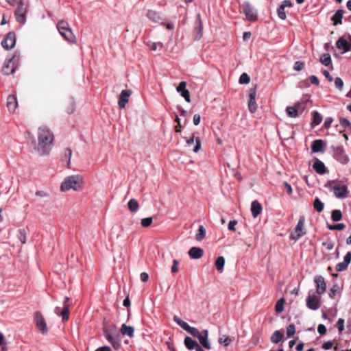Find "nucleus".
Returning <instances> with one entry per match:
<instances>
[{
    "mask_svg": "<svg viewBox=\"0 0 351 351\" xmlns=\"http://www.w3.org/2000/svg\"><path fill=\"white\" fill-rule=\"evenodd\" d=\"M18 106L17 100L15 96L10 95L7 99V108L10 112L13 113Z\"/></svg>",
    "mask_w": 351,
    "mask_h": 351,
    "instance_id": "5701e85b",
    "label": "nucleus"
},
{
    "mask_svg": "<svg viewBox=\"0 0 351 351\" xmlns=\"http://www.w3.org/2000/svg\"><path fill=\"white\" fill-rule=\"evenodd\" d=\"M332 121H333V119L331 117H327L324 121V127L326 128H330Z\"/></svg>",
    "mask_w": 351,
    "mask_h": 351,
    "instance_id": "052dcab7",
    "label": "nucleus"
},
{
    "mask_svg": "<svg viewBox=\"0 0 351 351\" xmlns=\"http://www.w3.org/2000/svg\"><path fill=\"white\" fill-rule=\"evenodd\" d=\"M333 191L337 198H345L348 193V188L345 185H335L333 187Z\"/></svg>",
    "mask_w": 351,
    "mask_h": 351,
    "instance_id": "a211bd4d",
    "label": "nucleus"
},
{
    "mask_svg": "<svg viewBox=\"0 0 351 351\" xmlns=\"http://www.w3.org/2000/svg\"><path fill=\"white\" fill-rule=\"evenodd\" d=\"M282 338V334L279 330H276L271 337V341L274 343H278Z\"/></svg>",
    "mask_w": 351,
    "mask_h": 351,
    "instance_id": "4c0bfd02",
    "label": "nucleus"
},
{
    "mask_svg": "<svg viewBox=\"0 0 351 351\" xmlns=\"http://www.w3.org/2000/svg\"><path fill=\"white\" fill-rule=\"evenodd\" d=\"M334 158L343 165H346L349 162V158L341 146L334 149Z\"/></svg>",
    "mask_w": 351,
    "mask_h": 351,
    "instance_id": "6e6552de",
    "label": "nucleus"
},
{
    "mask_svg": "<svg viewBox=\"0 0 351 351\" xmlns=\"http://www.w3.org/2000/svg\"><path fill=\"white\" fill-rule=\"evenodd\" d=\"M303 228H304V219L301 218L298 221L294 232H293L291 234V238L294 240H298L302 236H303L304 234V232L303 231Z\"/></svg>",
    "mask_w": 351,
    "mask_h": 351,
    "instance_id": "4468645a",
    "label": "nucleus"
},
{
    "mask_svg": "<svg viewBox=\"0 0 351 351\" xmlns=\"http://www.w3.org/2000/svg\"><path fill=\"white\" fill-rule=\"evenodd\" d=\"M201 117L199 114H196L194 115L193 121L195 125H197L199 123Z\"/></svg>",
    "mask_w": 351,
    "mask_h": 351,
    "instance_id": "69168bd1",
    "label": "nucleus"
},
{
    "mask_svg": "<svg viewBox=\"0 0 351 351\" xmlns=\"http://www.w3.org/2000/svg\"><path fill=\"white\" fill-rule=\"evenodd\" d=\"M195 141V145L193 147V152L197 153L201 148V141L199 138L197 137L195 139L194 138V136L192 135L189 139L186 141L187 145H191Z\"/></svg>",
    "mask_w": 351,
    "mask_h": 351,
    "instance_id": "c85d7f7f",
    "label": "nucleus"
},
{
    "mask_svg": "<svg viewBox=\"0 0 351 351\" xmlns=\"http://www.w3.org/2000/svg\"><path fill=\"white\" fill-rule=\"evenodd\" d=\"M57 28L62 36L64 37L67 41L70 43L75 42V36L66 21H59L57 24Z\"/></svg>",
    "mask_w": 351,
    "mask_h": 351,
    "instance_id": "7ed1b4c3",
    "label": "nucleus"
},
{
    "mask_svg": "<svg viewBox=\"0 0 351 351\" xmlns=\"http://www.w3.org/2000/svg\"><path fill=\"white\" fill-rule=\"evenodd\" d=\"M315 282L317 285L316 292L318 295L323 294L326 289V284L324 281V278L321 276H316L314 280Z\"/></svg>",
    "mask_w": 351,
    "mask_h": 351,
    "instance_id": "dca6fc26",
    "label": "nucleus"
},
{
    "mask_svg": "<svg viewBox=\"0 0 351 351\" xmlns=\"http://www.w3.org/2000/svg\"><path fill=\"white\" fill-rule=\"evenodd\" d=\"M152 217H146L141 219V224L143 227H149L152 223Z\"/></svg>",
    "mask_w": 351,
    "mask_h": 351,
    "instance_id": "603ef678",
    "label": "nucleus"
},
{
    "mask_svg": "<svg viewBox=\"0 0 351 351\" xmlns=\"http://www.w3.org/2000/svg\"><path fill=\"white\" fill-rule=\"evenodd\" d=\"M309 80L312 84L316 86H318L319 84V80L315 75H311Z\"/></svg>",
    "mask_w": 351,
    "mask_h": 351,
    "instance_id": "680f3d73",
    "label": "nucleus"
},
{
    "mask_svg": "<svg viewBox=\"0 0 351 351\" xmlns=\"http://www.w3.org/2000/svg\"><path fill=\"white\" fill-rule=\"evenodd\" d=\"M292 3L289 0H285L282 2L281 5L277 9V13L278 17L282 20L286 19V13L285 12V8L287 7H291Z\"/></svg>",
    "mask_w": 351,
    "mask_h": 351,
    "instance_id": "412c9836",
    "label": "nucleus"
},
{
    "mask_svg": "<svg viewBox=\"0 0 351 351\" xmlns=\"http://www.w3.org/2000/svg\"><path fill=\"white\" fill-rule=\"evenodd\" d=\"M128 206L131 212H136L138 210L139 204L136 199H131L128 203Z\"/></svg>",
    "mask_w": 351,
    "mask_h": 351,
    "instance_id": "473e14b6",
    "label": "nucleus"
},
{
    "mask_svg": "<svg viewBox=\"0 0 351 351\" xmlns=\"http://www.w3.org/2000/svg\"><path fill=\"white\" fill-rule=\"evenodd\" d=\"M262 206L257 201H253L251 204V212L252 216L256 218L258 215H260L262 212Z\"/></svg>",
    "mask_w": 351,
    "mask_h": 351,
    "instance_id": "a878e982",
    "label": "nucleus"
},
{
    "mask_svg": "<svg viewBox=\"0 0 351 351\" xmlns=\"http://www.w3.org/2000/svg\"><path fill=\"white\" fill-rule=\"evenodd\" d=\"M237 222L235 220L230 221L228 223V229L232 231H235V226L237 225Z\"/></svg>",
    "mask_w": 351,
    "mask_h": 351,
    "instance_id": "bf43d9fd",
    "label": "nucleus"
},
{
    "mask_svg": "<svg viewBox=\"0 0 351 351\" xmlns=\"http://www.w3.org/2000/svg\"><path fill=\"white\" fill-rule=\"evenodd\" d=\"M303 68H304V64L302 62L297 61L295 62L293 69L295 71H301Z\"/></svg>",
    "mask_w": 351,
    "mask_h": 351,
    "instance_id": "4d7b16f0",
    "label": "nucleus"
},
{
    "mask_svg": "<svg viewBox=\"0 0 351 351\" xmlns=\"http://www.w3.org/2000/svg\"><path fill=\"white\" fill-rule=\"evenodd\" d=\"M256 88L254 87L250 90L249 93V102H248V109L252 113H254L257 110V104L256 101Z\"/></svg>",
    "mask_w": 351,
    "mask_h": 351,
    "instance_id": "f8f14e48",
    "label": "nucleus"
},
{
    "mask_svg": "<svg viewBox=\"0 0 351 351\" xmlns=\"http://www.w3.org/2000/svg\"><path fill=\"white\" fill-rule=\"evenodd\" d=\"M295 332V325L293 324H289L287 327V336L288 338L293 336V335Z\"/></svg>",
    "mask_w": 351,
    "mask_h": 351,
    "instance_id": "de8ad7c7",
    "label": "nucleus"
},
{
    "mask_svg": "<svg viewBox=\"0 0 351 351\" xmlns=\"http://www.w3.org/2000/svg\"><path fill=\"white\" fill-rule=\"evenodd\" d=\"M147 16L154 22H158L161 19V17L158 13L153 10H149L147 13Z\"/></svg>",
    "mask_w": 351,
    "mask_h": 351,
    "instance_id": "72a5a7b5",
    "label": "nucleus"
},
{
    "mask_svg": "<svg viewBox=\"0 0 351 351\" xmlns=\"http://www.w3.org/2000/svg\"><path fill=\"white\" fill-rule=\"evenodd\" d=\"M225 265V258L223 256H219L215 261V267L217 271H221Z\"/></svg>",
    "mask_w": 351,
    "mask_h": 351,
    "instance_id": "58836bf2",
    "label": "nucleus"
},
{
    "mask_svg": "<svg viewBox=\"0 0 351 351\" xmlns=\"http://www.w3.org/2000/svg\"><path fill=\"white\" fill-rule=\"evenodd\" d=\"M84 178L80 174L71 175L64 178L60 185L62 192L73 190L74 191H80L84 185Z\"/></svg>",
    "mask_w": 351,
    "mask_h": 351,
    "instance_id": "f03ea898",
    "label": "nucleus"
},
{
    "mask_svg": "<svg viewBox=\"0 0 351 351\" xmlns=\"http://www.w3.org/2000/svg\"><path fill=\"white\" fill-rule=\"evenodd\" d=\"M218 341L220 344H223L225 346L227 347L230 344L232 340L229 337L223 335V337L219 339Z\"/></svg>",
    "mask_w": 351,
    "mask_h": 351,
    "instance_id": "a18cd8bd",
    "label": "nucleus"
},
{
    "mask_svg": "<svg viewBox=\"0 0 351 351\" xmlns=\"http://www.w3.org/2000/svg\"><path fill=\"white\" fill-rule=\"evenodd\" d=\"M343 10H338L332 17V21H334V25H337L338 24H341V20L343 15Z\"/></svg>",
    "mask_w": 351,
    "mask_h": 351,
    "instance_id": "2f4dec72",
    "label": "nucleus"
},
{
    "mask_svg": "<svg viewBox=\"0 0 351 351\" xmlns=\"http://www.w3.org/2000/svg\"><path fill=\"white\" fill-rule=\"evenodd\" d=\"M345 227H346V226L343 223H338V224H335V225H328L327 226V228L330 230H341L344 229Z\"/></svg>",
    "mask_w": 351,
    "mask_h": 351,
    "instance_id": "3c124183",
    "label": "nucleus"
},
{
    "mask_svg": "<svg viewBox=\"0 0 351 351\" xmlns=\"http://www.w3.org/2000/svg\"><path fill=\"white\" fill-rule=\"evenodd\" d=\"M27 6L23 0H19L17 8L14 11L16 20L21 25H24L26 22Z\"/></svg>",
    "mask_w": 351,
    "mask_h": 351,
    "instance_id": "20e7f679",
    "label": "nucleus"
},
{
    "mask_svg": "<svg viewBox=\"0 0 351 351\" xmlns=\"http://www.w3.org/2000/svg\"><path fill=\"white\" fill-rule=\"evenodd\" d=\"M147 45L152 51H156L158 48L162 47V44L160 43L148 42Z\"/></svg>",
    "mask_w": 351,
    "mask_h": 351,
    "instance_id": "49530a36",
    "label": "nucleus"
},
{
    "mask_svg": "<svg viewBox=\"0 0 351 351\" xmlns=\"http://www.w3.org/2000/svg\"><path fill=\"white\" fill-rule=\"evenodd\" d=\"M26 234L27 232L25 229L20 230L19 232L18 237L23 244H25L26 243Z\"/></svg>",
    "mask_w": 351,
    "mask_h": 351,
    "instance_id": "09e8293b",
    "label": "nucleus"
},
{
    "mask_svg": "<svg viewBox=\"0 0 351 351\" xmlns=\"http://www.w3.org/2000/svg\"><path fill=\"white\" fill-rule=\"evenodd\" d=\"M324 204L321 202V200L316 197L313 202V207L318 212L321 213L324 210Z\"/></svg>",
    "mask_w": 351,
    "mask_h": 351,
    "instance_id": "a19ab883",
    "label": "nucleus"
},
{
    "mask_svg": "<svg viewBox=\"0 0 351 351\" xmlns=\"http://www.w3.org/2000/svg\"><path fill=\"white\" fill-rule=\"evenodd\" d=\"M306 306L308 308L316 311L320 307V298L319 296L313 294L309 295L306 298Z\"/></svg>",
    "mask_w": 351,
    "mask_h": 351,
    "instance_id": "9b49d317",
    "label": "nucleus"
},
{
    "mask_svg": "<svg viewBox=\"0 0 351 351\" xmlns=\"http://www.w3.org/2000/svg\"><path fill=\"white\" fill-rule=\"evenodd\" d=\"M173 321L182 329L189 332L193 337L197 338L200 335L201 332H199L196 328L190 326L186 322L182 320L178 316H173Z\"/></svg>",
    "mask_w": 351,
    "mask_h": 351,
    "instance_id": "39448f33",
    "label": "nucleus"
},
{
    "mask_svg": "<svg viewBox=\"0 0 351 351\" xmlns=\"http://www.w3.org/2000/svg\"><path fill=\"white\" fill-rule=\"evenodd\" d=\"M132 94L130 90H123L120 94L118 105L120 108H124L129 101V98Z\"/></svg>",
    "mask_w": 351,
    "mask_h": 351,
    "instance_id": "2eb2a0df",
    "label": "nucleus"
},
{
    "mask_svg": "<svg viewBox=\"0 0 351 351\" xmlns=\"http://www.w3.org/2000/svg\"><path fill=\"white\" fill-rule=\"evenodd\" d=\"M208 332L207 330H203L199 337H197L202 346L210 350L211 348L210 343L208 339Z\"/></svg>",
    "mask_w": 351,
    "mask_h": 351,
    "instance_id": "4be33fe9",
    "label": "nucleus"
},
{
    "mask_svg": "<svg viewBox=\"0 0 351 351\" xmlns=\"http://www.w3.org/2000/svg\"><path fill=\"white\" fill-rule=\"evenodd\" d=\"M140 277L141 280L144 282H147L149 279V275L146 272H142L140 275Z\"/></svg>",
    "mask_w": 351,
    "mask_h": 351,
    "instance_id": "0e129e2a",
    "label": "nucleus"
},
{
    "mask_svg": "<svg viewBox=\"0 0 351 351\" xmlns=\"http://www.w3.org/2000/svg\"><path fill=\"white\" fill-rule=\"evenodd\" d=\"M206 236V229L203 226H200L198 229V232L195 235V239L198 241H202Z\"/></svg>",
    "mask_w": 351,
    "mask_h": 351,
    "instance_id": "ea45409f",
    "label": "nucleus"
},
{
    "mask_svg": "<svg viewBox=\"0 0 351 351\" xmlns=\"http://www.w3.org/2000/svg\"><path fill=\"white\" fill-rule=\"evenodd\" d=\"M111 344L113 346V347L117 350L119 348V346H120V343H119V339L117 338L115 339L114 340H113L112 342H110Z\"/></svg>",
    "mask_w": 351,
    "mask_h": 351,
    "instance_id": "338daca9",
    "label": "nucleus"
},
{
    "mask_svg": "<svg viewBox=\"0 0 351 351\" xmlns=\"http://www.w3.org/2000/svg\"><path fill=\"white\" fill-rule=\"evenodd\" d=\"M35 320L36 324L38 330L43 334L46 335L48 333V328L47 323L42 315V313L39 311L36 312L35 313Z\"/></svg>",
    "mask_w": 351,
    "mask_h": 351,
    "instance_id": "0eeeda50",
    "label": "nucleus"
},
{
    "mask_svg": "<svg viewBox=\"0 0 351 351\" xmlns=\"http://www.w3.org/2000/svg\"><path fill=\"white\" fill-rule=\"evenodd\" d=\"M250 78L247 73H243L241 75V76L239 77V83L240 84H248L250 82Z\"/></svg>",
    "mask_w": 351,
    "mask_h": 351,
    "instance_id": "8fccbe9b",
    "label": "nucleus"
},
{
    "mask_svg": "<svg viewBox=\"0 0 351 351\" xmlns=\"http://www.w3.org/2000/svg\"><path fill=\"white\" fill-rule=\"evenodd\" d=\"M16 44V35L14 32H9L4 40H3L1 45L2 47L6 49L10 50L14 47Z\"/></svg>",
    "mask_w": 351,
    "mask_h": 351,
    "instance_id": "1a4fd4ad",
    "label": "nucleus"
},
{
    "mask_svg": "<svg viewBox=\"0 0 351 351\" xmlns=\"http://www.w3.org/2000/svg\"><path fill=\"white\" fill-rule=\"evenodd\" d=\"M351 261V252H348L343 258V261L336 265L337 271H343L346 270Z\"/></svg>",
    "mask_w": 351,
    "mask_h": 351,
    "instance_id": "aec40b11",
    "label": "nucleus"
},
{
    "mask_svg": "<svg viewBox=\"0 0 351 351\" xmlns=\"http://www.w3.org/2000/svg\"><path fill=\"white\" fill-rule=\"evenodd\" d=\"M322 121V116L318 112H313V123L315 125H318Z\"/></svg>",
    "mask_w": 351,
    "mask_h": 351,
    "instance_id": "37998d69",
    "label": "nucleus"
},
{
    "mask_svg": "<svg viewBox=\"0 0 351 351\" xmlns=\"http://www.w3.org/2000/svg\"><path fill=\"white\" fill-rule=\"evenodd\" d=\"M195 30L197 31V32L195 36L194 40L197 41L199 40L203 36V24L199 14H198L196 17Z\"/></svg>",
    "mask_w": 351,
    "mask_h": 351,
    "instance_id": "f3484780",
    "label": "nucleus"
},
{
    "mask_svg": "<svg viewBox=\"0 0 351 351\" xmlns=\"http://www.w3.org/2000/svg\"><path fill=\"white\" fill-rule=\"evenodd\" d=\"M332 346H333L332 341H329L323 344L322 348L324 350H329L332 347Z\"/></svg>",
    "mask_w": 351,
    "mask_h": 351,
    "instance_id": "e2e57ef3",
    "label": "nucleus"
},
{
    "mask_svg": "<svg viewBox=\"0 0 351 351\" xmlns=\"http://www.w3.org/2000/svg\"><path fill=\"white\" fill-rule=\"evenodd\" d=\"M285 300L282 298L279 299L275 306V310L277 313H280L284 311L285 308Z\"/></svg>",
    "mask_w": 351,
    "mask_h": 351,
    "instance_id": "e433bc0d",
    "label": "nucleus"
},
{
    "mask_svg": "<svg viewBox=\"0 0 351 351\" xmlns=\"http://www.w3.org/2000/svg\"><path fill=\"white\" fill-rule=\"evenodd\" d=\"M331 218L334 221H339L342 218V214L339 210H334L332 212Z\"/></svg>",
    "mask_w": 351,
    "mask_h": 351,
    "instance_id": "c03bdc74",
    "label": "nucleus"
},
{
    "mask_svg": "<svg viewBox=\"0 0 351 351\" xmlns=\"http://www.w3.org/2000/svg\"><path fill=\"white\" fill-rule=\"evenodd\" d=\"M184 345L189 350L195 349L196 351L198 350V347H201L190 337H186L184 339Z\"/></svg>",
    "mask_w": 351,
    "mask_h": 351,
    "instance_id": "cd10ccee",
    "label": "nucleus"
},
{
    "mask_svg": "<svg viewBox=\"0 0 351 351\" xmlns=\"http://www.w3.org/2000/svg\"><path fill=\"white\" fill-rule=\"evenodd\" d=\"M313 169L319 174L323 175L326 172L325 165L321 160H317L313 165Z\"/></svg>",
    "mask_w": 351,
    "mask_h": 351,
    "instance_id": "bb28decb",
    "label": "nucleus"
},
{
    "mask_svg": "<svg viewBox=\"0 0 351 351\" xmlns=\"http://www.w3.org/2000/svg\"><path fill=\"white\" fill-rule=\"evenodd\" d=\"M186 83L185 82H181L178 86L176 90L180 93L181 96L184 98L186 101L190 102V94L188 90L186 89Z\"/></svg>",
    "mask_w": 351,
    "mask_h": 351,
    "instance_id": "6ab92c4d",
    "label": "nucleus"
},
{
    "mask_svg": "<svg viewBox=\"0 0 351 351\" xmlns=\"http://www.w3.org/2000/svg\"><path fill=\"white\" fill-rule=\"evenodd\" d=\"M69 304H66L64 306H63L62 311H61L58 315L62 316L63 321L67 320L69 317Z\"/></svg>",
    "mask_w": 351,
    "mask_h": 351,
    "instance_id": "c9c22d12",
    "label": "nucleus"
},
{
    "mask_svg": "<svg viewBox=\"0 0 351 351\" xmlns=\"http://www.w3.org/2000/svg\"><path fill=\"white\" fill-rule=\"evenodd\" d=\"M173 321L182 329L189 332L193 337L197 338L200 335L201 332H199L196 328L190 326L186 322L182 320L178 316H173Z\"/></svg>",
    "mask_w": 351,
    "mask_h": 351,
    "instance_id": "423d86ee",
    "label": "nucleus"
},
{
    "mask_svg": "<svg viewBox=\"0 0 351 351\" xmlns=\"http://www.w3.org/2000/svg\"><path fill=\"white\" fill-rule=\"evenodd\" d=\"M320 62L327 66H329L331 64V57L329 53H324L320 57Z\"/></svg>",
    "mask_w": 351,
    "mask_h": 351,
    "instance_id": "f704fd0d",
    "label": "nucleus"
},
{
    "mask_svg": "<svg viewBox=\"0 0 351 351\" xmlns=\"http://www.w3.org/2000/svg\"><path fill=\"white\" fill-rule=\"evenodd\" d=\"M243 12L247 20L254 21L257 19V12L248 2L243 3Z\"/></svg>",
    "mask_w": 351,
    "mask_h": 351,
    "instance_id": "9d476101",
    "label": "nucleus"
},
{
    "mask_svg": "<svg viewBox=\"0 0 351 351\" xmlns=\"http://www.w3.org/2000/svg\"><path fill=\"white\" fill-rule=\"evenodd\" d=\"M15 57L13 56L12 58L5 62L3 67L2 72L4 75H10L14 73L15 67Z\"/></svg>",
    "mask_w": 351,
    "mask_h": 351,
    "instance_id": "ddd939ff",
    "label": "nucleus"
},
{
    "mask_svg": "<svg viewBox=\"0 0 351 351\" xmlns=\"http://www.w3.org/2000/svg\"><path fill=\"white\" fill-rule=\"evenodd\" d=\"M323 147L324 141L321 139L314 141L311 145L312 151L315 153L323 152Z\"/></svg>",
    "mask_w": 351,
    "mask_h": 351,
    "instance_id": "7c9ffc66",
    "label": "nucleus"
},
{
    "mask_svg": "<svg viewBox=\"0 0 351 351\" xmlns=\"http://www.w3.org/2000/svg\"><path fill=\"white\" fill-rule=\"evenodd\" d=\"M335 85L339 90H342L343 86V82L340 77H337L335 80Z\"/></svg>",
    "mask_w": 351,
    "mask_h": 351,
    "instance_id": "864d4df0",
    "label": "nucleus"
},
{
    "mask_svg": "<svg viewBox=\"0 0 351 351\" xmlns=\"http://www.w3.org/2000/svg\"><path fill=\"white\" fill-rule=\"evenodd\" d=\"M337 327L339 332H342L344 330V320L342 318H339L338 319Z\"/></svg>",
    "mask_w": 351,
    "mask_h": 351,
    "instance_id": "5fc2aeb1",
    "label": "nucleus"
},
{
    "mask_svg": "<svg viewBox=\"0 0 351 351\" xmlns=\"http://www.w3.org/2000/svg\"><path fill=\"white\" fill-rule=\"evenodd\" d=\"M286 112L290 117H297L298 116V110L295 107L289 106L286 108Z\"/></svg>",
    "mask_w": 351,
    "mask_h": 351,
    "instance_id": "79ce46f5",
    "label": "nucleus"
},
{
    "mask_svg": "<svg viewBox=\"0 0 351 351\" xmlns=\"http://www.w3.org/2000/svg\"><path fill=\"white\" fill-rule=\"evenodd\" d=\"M121 332L123 335H127L130 337H132L134 333V328L132 326L123 324L121 328Z\"/></svg>",
    "mask_w": 351,
    "mask_h": 351,
    "instance_id": "c756f323",
    "label": "nucleus"
},
{
    "mask_svg": "<svg viewBox=\"0 0 351 351\" xmlns=\"http://www.w3.org/2000/svg\"><path fill=\"white\" fill-rule=\"evenodd\" d=\"M38 145L34 149L41 156L48 155L53 147L54 135L52 131L47 126L42 125L38 129Z\"/></svg>",
    "mask_w": 351,
    "mask_h": 351,
    "instance_id": "f257e3e1",
    "label": "nucleus"
},
{
    "mask_svg": "<svg viewBox=\"0 0 351 351\" xmlns=\"http://www.w3.org/2000/svg\"><path fill=\"white\" fill-rule=\"evenodd\" d=\"M188 254L191 258L199 259L202 257L204 250L200 247H193L189 250Z\"/></svg>",
    "mask_w": 351,
    "mask_h": 351,
    "instance_id": "393cba45",
    "label": "nucleus"
},
{
    "mask_svg": "<svg viewBox=\"0 0 351 351\" xmlns=\"http://www.w3.org/2000/svg\"><path fill=\"white\" fill-rule=\"evenodd\" d=\"M337 47L343 50V52H348L350 50V43L345 38H340L336 43Z\"/></svg>",
    "mask_w": 351,
    "mask_h": 351,
    "instance_id": "b1692460",
    "label": "nucleus"
},
{
    "mask_svg": "<svg viewBox=\"0 0 351 351\" xmlns=\"http://www.w3.org/2000/svg\"><path fill=\"white\" fill-rule=\"evenodd\" d=\"M323 75L328 80L329 82L333 81V77L330 75L328 71L324 70L323 71Z\"/></svg>",
    "mask_w": 351,
    "mask_h": 351,
    "instance_id": "774afa93",
    "label": "nucleus"
},
{
    "mask_svg": "<svg viewBox=\"0 0 351 351\" xmlns=\"http://www.w3.org/2000/svg\"><path fill=\"white\" fill-rule=\"evenodd\" d=\"M317 331L320 335H323L326 332V328L324 325L319 324L317 327Z\"/></svg>",
    "mask_w": 351,
    "mask_h": 351,
    "instance_id": "13d9d810",
    "label": "nucleus"
},
{
    "mask_svg": "<svg viewBox=\"0 0 351 351\" xmlns=\"http://www.w3.org/2000/svg\"><path fill=\"white\" fill-rule=\"evenodd\" d=\"M178 265H179V262L178 260L175 259L173 261V265L171 267V272L173 274L176 273L178 271Z\"/></svg>",
    "mask_w": 351,
    "mask_h": 351,
    "instance_id": "6e6d98bb",
    "label": "nucleus"
}]
</instances>
